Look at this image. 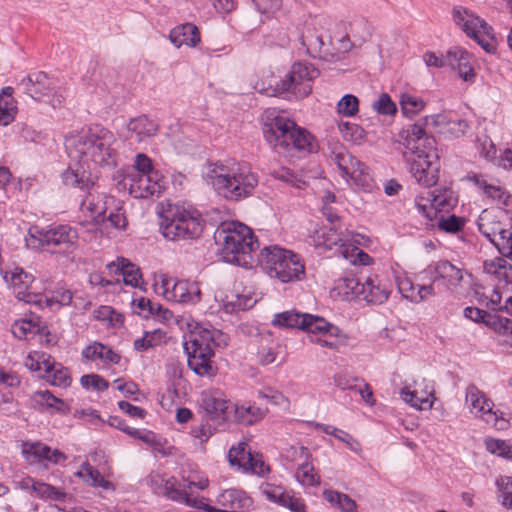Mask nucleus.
<instances>
[{
	"mask_svg": "<svg viewBox=\"0 0 512 512\" xmlns=\"http://www.w3.org/2000/svg\"><path fill=\"white\" fill-rule=\"evenodd\" d=\"M65 147L69 157L77 161L72 168L90 170L96 167L116 166L118 153L117 140L113 132L101 126L71 133L65 138Z\"/></svg>",
	"mask_w": 512,
	"mask_h": 512,
	"instance_id": "1",
	"label": "nucleus"
},
{
	"mask_svg": "<svg viewBox=\"0 0 512 512\" xmlns=\"http://www.w3.org/2000/svg\"><path fill=\"white\" fill-rule=\"evenodd\" d=\"M203 177L218 195L232 201L251 196L258 185V176L251 167L232 158L208 163Z\"/></svg>",
	"mask_w": 512,
	"mask_h": 512,
	"instance_id": "2",
	"label": "nucleus"
},
{
	"mask_svg": "<svg viewBox=\"0 0 512 512\" xmlns=\"http://www.w3.org/2000/svg\"><path fill=\"white\" fill-rule=\"evenodd\" d=\"M425 127H432L431 121L426 124L425 117L412 124L407 130L405 147L413 156L410 159V173L413 178L418 184L431 187L439 179L440 162L436 140L427 135Z\"/></svg>",
	"mask_w": 512,
	"mask_h": 512,
	"instance_id": "3",
	"label": "nucleus"
},
{
	"mask_svg": "<svg viewBox=\"0 0 512 512\" xmlns=\"http://www.w3.org/2000/svg\"><path fill=\"white\" fill-rule=\"evenodd\" d=\"M220 255L227 263L252 268L257 263L258 240L250 227L239 221L222 222L215 232Z\"/></svg>",
	"mask_w": 512,
	"mask_h": 512,
	"instance_id": "4",
	"label": "nucleus"
},
{
	"mask_svg": "<svg viewBox=\"0 0 512 512\" xmlns=\"http://www.w3.org/2000/svg\"><path fill=\"white\" fill-rule=\"evenodd\" d=\"M263 134L268 144L280 155L289 156L293 151L313 153L318 150L315 137L283 115L265 123Z\"/></svg>",
	"mask_w": 512,
	"mask_h": 512,
	"instance_id": "5",
	"label": "nucleus"
},
{
	"mask_svg": "<svg viewBox=\"0 0 512 512\" xmlns=\"http://www.w3.org/2000/svg\"><path fill=\"white\" fill-rule=\"evenodd\" d=\"M188 333L184 335L183 346L187 354L188 366L199 376H212L214 370L211 359L214 348L220 345L223 334L216 329H208L197 322L186 321Z\"/></svg>",
	"mask_w": 512,
	"mask_h": 512,
	"instance_id": "6",
	"label": "nucleus"
},
{
	"mask_svg": "<svg viewBox=\"0 0 512 512\" xmlns=\"http://www.w3.org/2000/svg\"><path fill=\"white\" fill-rule=\"evenodd\" d=\"M97 177L86 170L68 167L61 174L62 183L67 187L78 188L87 194L80 204V210L84 216L95 222L104 221L105 214L115 204L114 197L99 191L96 184Z\"/></svg>",
	"mask_w": 512,
	"mask_h": 512,
	"instance_id": "7",
	"label": "nucleus"
},
{
	"mask_svg": "<svg viewBox=\"0 0 512 512\" xmlns=\"http://www.w3.org/2000/svg\"><path fill=\"white\" fill-rule=\"evenodd\" d=\"M160 230L170 241L194 239L202 233L203 219L191 206L170 205L162 215Z\"/></svg>",
	"mask_w": 512,
	"mask_h": 512,
	"instance_id": "8",
	"label": "nucleus"
},
{
	"mask_svg": "<svg viewBox=\"0 0 512 512\" xmlns=\"http://www.w3.org/2000/svg\"><path fill=\"white\" fill-rule=\"evenodd\" d=\"M257 264L271 278H276L283 283L301 280L305 273V266L300 257L277 245L261 249L257 256Z\"/></svg>",
	"mask_w": 512,
	"mask_h": 512,
	"instance_id": "9",
	"label": "nucleus"
},
{
	"mask_svg": "<svg viewBox=\"0 0 512 512\" xmlns=\"http://www.w3.org/2000/svg\"><path fill=\"white\" fill-rule=\"evenodd\" d=\"M452 16L454 23L486 53L494 54L497 51V34L485 19L463 6H455Z\"/></svg>",
	"mask_w": 512,
	"mask_h": 512,
	"instance_id": "10",
	"label": "nucleus"
},
{
	"mask_svg": "<svg viewBox=\"0 0 512 512\" xmlns=\"http://www.w3.org/2000/svg\"><path fill=\"white\" fill-rule=\"evenodd\" d=\"M153 288L157 295L173 303L195 305L201 301L202 293L196 281L159 274L154 278Z\"/></svg>",
	"mask_w": 512,
	"mask_h": 512,
	"instance_id": "11",
	"label": "nucleus"
},
{
	"mask_svg": "<svg viewBox=\"0 0 512 512\" xmlns=\"http://www.w3.org/2000/svg\"><path fill=\"white\" fill-rule=\"evenodd\" d=\"M333 160L341 177L349 186L364 192L373 191L375 181L370 173V169L349 151L341 149L334 153Z\"/></svg>",
	"mask_w": 512,
	"mask_h": 512,
	"instance_id": "12",
	"label": "nucleus"
},
{
	"mask_svg": "<svg viewBox=\"0 0 512 512\" xmlns=\"http://www.w3.org/2000/svg\"><path fill=\"white\" fill-rule=\"evenodd\" d=\"M333 160L341 177L349 186L364 192L373 191L375 181L370 173V169L349 151L341 149L334 153Z\"/></svg>",
	"mask_w": 512,
	"mask_h": 512,
	"instance_id": "13",
	"label": "nucleus"
},
{
	"mask_svg": "<svg viewBox=\"0 0 512 512\" xmlns=\"http://www.w3.org/2000/svg\"><path fill=\"white\" fill-rule=\"evenodd\" d=\"M333 160L341 177L349 186L364 192L373 191L375 181L370 173V169L349 151L341 149L334 153Z\"/></svg>",
	"mask_w": 512,
	"mask_h": 512,
	"instance_id": "14",
	"label": "nucleus"
},
{
	"mask_svg": "<svg viewBox=\"0 0 512 512\" xmlns=\"http://www.w3.org/2000/svg\"><path fill=\"white\" fill-rule=\"evenodd\" d=\"M465 404L475 418L480 419L497 430L509 428V420L503 412L495 410L494 402L477 386L469 385L466 389Z\"/></svg>",
	"mask_w": 512,
	"mask_h": 512,
	"instance_id": "15",
	"label": "nucleus"
},
{
	"mask_svg": "<svg viewBox=\"0 0 512 512\" xmlns=\"http://www.w3.org/2000/svg\"><path fill=\"white\" fill-rule=\"evenodd\" d=\"M479 232L486 237L501 255L508 252L511 225L503 212L495 209H484L477 219Z\"/></svg>",
	"mask_w": 512,
	"mask_h": 512,
	"instance_id": "16",
	"label": "nucleus"
},
{
	"mask_svg": "<svg viewBox=\"0 0 512 512\" xmlns=\"http://www.w3.org/2000/svg\"><path fill=\"white\" fill-rule=\"evenodd\" d=\"M319 71L309 62L300 61L291 66L290 71L277 83L281 93H291L296 98H304L312 91V82Z\"/></svg>",
	"mask_w": 512,
	"mask_h": 512,
	"instance_id": "17",
	"label": "nucleus"
},
{
	"mask_svg": "<svg viewBox=\"0 0 512 512\" xmlns=\"http://www.w3.org/2000/svg\"><path fill=\"white\" fill-rule=\"evenodd\" d=\"M429 274L431 283L436 288H443L445 291L456 294L459 293L464 286L467 272L462 268L448 260H440L434 265H430L420 274L421 281H424L425 275Z\"/></svg>",
	"mask_w": 512,
	"mask_h": 512,
	"instance_id": "18",
	"label": "nucleus"
},
{
	"mask_svg": "<svg viewBox=\"0 0 512 512\" xmlns=\"http://www.w3.org/2000/svg\"><path fill=\"white\" fill-rule=\"evenodd\" d=\"M302 330L309 334L310 341L329 349H338L347 341L346 334L324 318L306 314Z\"/></svg>",
	"mask_w": 512,
	"mask_h": 512,
	"instance_id": "19",
	"label": "nucleus"
},
{
	"mask_svg": "<svg viewBox=\"0 0 512 512\" xmlns=\"http://www.w3.org/2000/svg\"><path fill=\"white\" fill-rule=\"evenodd\" d=\"M227 460L232 468L244 473L265 476L270 472L263 456L257 452H252L245 441H240L229 449Z\"/></svg>",
	"mask_w": 512,
	"mask_h": 512,
	"instance_id": "20",
	"label": "nucleus"
},
{
	"mask_svg": "<svg viewBox=\"0 0 512 512\" xmlns=\"http://www.w3.org/2000/svg\"><path fill=\"white\" fill-rule=\"evenodd\" d=\"M3 280L13 289L16 297L26 303H39L40 295L33 291L34 276L18 266L1 269Z\"/></svg>",
	"mask_w": 512,
	"mask_h": 512,
	"instance_id": "21",
	"label": "nucleus"
},
{
	"mask_svg": "<svg viewBox=\"0 0 512 512\" xmlns=\"http://www.w3.org/2000/svg\"><path fill=\"white\" fill-rule=\"evenodd\" d=\"M122 182L131 196L140 199L158 195L163 187V178L159 172H151L150 174L126 172Z\"/></svg>",
	"mask_w": 512,
	"mask_h": 512,
	"instance_id": "22",
	"label": "nucleus"
},
{
	"mask_svg": "<svg viewBox=\"0 0 512 512\" xmlns=\"http://www.w3.org/2000/svg\"><path fill=\"white\" fill-rule=\"evenodd\" d=\"M371 36V28L364 18H358L344 26V33H335L333 40L337 43V50L347 53L353 47L361 46Z\"/></svg>",
	"mask_w": 512,
	"mask_h": 512,
	"instance_id": "23",
	"label": "nucleus"
},
{
	"mask_svg": "<svg viewBox=\"0 0 512 512\" xmlns=\"http://www.w3.org/2000/svg\"><path fill=\"white\" fill-rule=\"evenodd\" d=\"M466 180L477 188L481 196L506 210L512 211V195L503 186L489 181L486 175L475 172L468 173Z\"/></svg>",
	"mask_w": 512,
	"mask_h": 512,
	"instance_id": "24",
	"label": "nucleus"
},
{
	"mask_svg": "<svg viewBox=\"0 0 512 512\" xmlns=\"http://www.w3.org/2000/svg\"><path fill=\"white\" fill-rule=\"evenodd\" d=\"M221 508L205 506L208 512H248L253 505L252 498L243 490L227 489L217 496Z\"/></svg>",
	"mask_w": 512,
	"mask_h": 512,
	"instance_id": "25",
	"label": "nucleus"
},
{
	"mask_svg": "<svg viewBox=\"0 0 512 512\" xmlns=\"http://www.w3.org/2000/svg\"><path fill=\"white\" fill-rule=\"evenodd\" d=\"M230 401L224 391L218 388H208L201 392L199 398L200 408L210 419H227Z\"/></svg>",
	"mask_w": 512,
	"mask_h": 512,
	"instance_id": "26",
	"label": "nucleus"
},
{
	"mask_svg": "<svg viewBox=\"0 0 512 512\" xmlns=\"http://www.w3.org/2000/svg\"><path fill=\"white\" fill-rule=\"evenodd\" d=\"M78 238L77 230L67 224L52 225L46 229L47 246H53L63 253L75 250Z\"/></svg>",
	"mask_w": 512,
	"mask_h": 512,
	"instance_id": "27",
	"label": "nucleus"
},
{
	"mask_svg": "<svg viewBox=\"0 0 512 512\" xmlns=\"http://www.w3.org/2000/svg\"><path fill=\"white\" fill-rule=\"evenodd\" d=\"M401 398L412 407L418 410L430 409L433 405V391L430 386L414 380L406 382L400 391Z\"/></svg>",
	"mask_w": 512,
	"mask_h": 512,
	"instance_id": "28",
	"label": "nucleus"
},
{
	"mask_svg": "<svg viewBox=\"0 0 512 512\" xmlns=\"http://www.w3.org/2000/svg\"><path fill=\"white\" fill-rule=\"evenodd\" d=\"M426 124L431 121L432 127L436 132L449 137L459 138L463 136L469 128L468 122L453 116L452 113H440L425 117Z\"/></svg>",
	"mask_w": 512,
	"mask_h": 512,
	"instance_id": "29",
	"label": "nucleus"
},
{
	"mask_svg": "<svg viewBox=\"0 0 512 512\" xmlns=\"http://www.w3.org/2000/svg\"><path fill=\"white\" fill-rule=\"evenodd\" d=\"M209 481L206 478H201L199 481H188L183 485V488L175 487V483L172 480L166 481L165 484V494L166 496L178 503L185 504L187 506L195 507V508H204L205 505L203 500L191 498L186 489L192 490L194 487L199 490H204L208 487Z\"/></svg>",
	"mask_w": 512,
	"mask_h": 512,
	"instance_id": "30",
	"label": "nucleus"
},
{
	"mask_svg": "<svg viewBox=\"0 0 512 512\" xmlns=\"http://www.w3.org/2000/svg\"><path fill=\"white\" fill-rule=\"evenodd\" d=\"M395 280L400 294L410 302L420 303L436 295L433 284H414L406 275H398Z\"/></svg>",
	"mask_w": 512,
	"mask_h": 512,
	"instance_id": "31",
	"label": "nucleus"
},
{
	"mask_svg": "<svg viewBox=\"0 0 512 512\" xmlns=\"http://www.w3.org/2000/svg\"><path fill=\"white\" fill-rule=\"evenodd\" d=\"M25 91L34 99L44 101L55 89V82L42 71L29 74L21 82Z\"/></svg>",
	"mask_w": 512,
	"mask_h": 512,
	"instance_id": "32",
	"label": "nucleus"
},
{
	"mask_svg": "<svg viewBox=\"0 0 512 512\" xmlns=\"http://www.w3.org/2000/svg\"><path fill=\"white\" fill-rule=\"evenodd\" d=\"M447 66L458 72L464 81L472 82L475 78V71L471 64V55L465 49L455 46L446 53Z\"/></svg>",
	"mask_w": 512,
	"mask_h": 512,
	"instance_id": "33",
	"label": "nucleus"
},
{
	"mask_svg": "<svg viewBox=\"0 0 512 512\" xmlns=\"http://www.w3.org/2000/svg\"><path fill=\"white\" fill-rule=\"evenodd\" d=\"M360 292V299L368 303L381 304L388 299L390 288L377 275H369L363 278Z\"/></svg>",
	"mask_w": 512,
	"mask_h": 512,
	"instance_id": "34",
	"label": "nucleus"
},
{
	"mask_svg": "<svg viewBox=\"0 0 512 512\" xmlns=\"http://www.w3.org/2000/svg\"><path fill=\"white\" fill-rule=\"evenodd\" d=\"M82 357L90 362H95L103 367L118 364L121 356L111 347L100 342H93L82 350Z\"/></svg>",
	"mask_w": 512,
	"mask_h": 512,
	"instance_id": "35",
	"label": "nucleus"
},
{
	"mask_svg": "<svg viewBox=\"0 0 512 512\" xmlns=\"http://www.w3.org/2000/svg\"><path fill=\"white\" fill-rule=\"evenodd\" d=\"M107 269L111 274L118 276L117 282H120V277L125 285L131 287H138L141 283V273L139 268L123 257L117 258L107 264Z\"/></svg>",
	"mask_w": 512,
	"mask_h": 512,
	"instance_id": "36",
	"label": "nucleus"
},
{
	"mask_svg": "<svg viewBox=\"0 0 512 512\" xmlns=\"http://www.w3.org/2000/svg\"><path fill=\"white\" fill-rule=\"evenodd\" d=\"M215 299L219 302L220 307L228 314L250 309L256 303V299L251 295L241 294L236 291L217 294Z\"/></svg>",
	"mask_w": 512,
	"mask_h": 512,
	"instance_id": "37",
	"label": "nucleus"
},
{
	"mask_svg": "<svg viewBox=\"0 0 512 512\" xmlns=\"http://www.w3.org/2000/svg\"><path fill=\"white\" fill-rule=\"evenodd\" d=\"M169 39L176 48L182 46L194 48L200 43L201 35L196 25L183 23L170 31Z\"/></svg>",
	"mask_w": 512,
	"mask_h": 512,
	"instance_id": "38",
	"label": "nucleus"
},
{
	"mask_svg": "<svg viewBox=\"0 0 512 512\" xmlns=\"http://www.w3.org/2000/svg\"><path fill=\"white\" fill-rule=\"evenodd\" d=\"M343 239L338 228L330 225L316 228L309 236V243L316 248L330 250L335 246H340Z\"/></svg>",
	"mask_w": 512,
	"mask_h": 512,
	"instance_id": "39",
	"label": "nucleus"
},
{
	"mask_svg": "<svg viewBox=\"0 0 512 512\" xmlns=\"http://www.w3.org/2000/svg\"><path fill=\"white\" fill-rule=\"evenodd\" d=\"M41 328L42 322L40 316L34 312H29L22 318L14 321L11 332L18 339L28 340L38 334Z\"/></svg>",
	"mask_w": 512,
	"mask_h": 512,
	"instance_id": "40",
	"label": "nucleus"
},
{
	"mask_svg": "<svg viewBox=\"0 0 512 512\" xmlns=\"http://www.w3.org/2000/svg\"><path fill=\"white\" fill-rule=\"evenodd\" d=\"M130 138L137 142H142L146 138L155 136L159 131V124L156 120L150 119L146 115L133 118L127 125Z\"/></svg>",
	"mask_w": 512,
	"mask_h": 512,
	"instance_id": "41",
	"label": "nucleus"
},
{
	"mask_svg": "<svg viewBox=\"0 0 512 512\" xmlns=\"http://www.w3.org/2000/svg\"><path fill=\"white\" fill-rule=\"evenodd\" d=\"M14 89L10 86L0 92V126H8L18 113L17 101L13 97Z\"/></svg>",
	"mask_w": 512,
	"mask_h": 512,
	"instance_id": "42",
	"label": "nucleus"
},
{
	"mask_svg": "<svg viewBox=\"0 0 512 512\" xmlns=\"http://www.w3.org/2000/svg\"><path fill=\"white\" fill-rule=\"evenodd\" d=\"M267 413L266 408H262L255 403L235 404V420L243 425H253L264 418Z\"/></svg>",
	"mask_w": 512,
	"mask_h": 512,
	"instance_id": "43",
	"label": "nucleus"
},
{
	"mask_svg": "<svg viewBox=\"0 0 512 512\" xmlns=\"http://www.w3.org/2000/svg\"><path fill=\"white\" fill-rule=\"evenodd\" d=\"M76 476L93 487L102 488L104 490L113 489V484L106 480L103 475L87 461L81 464L79 470L76 472Z\"/></svg>",
	"mask_w": 512,
	"mask_h": 512,
	"instance_id": "44",
	"label": "nucleus"
},
{
	"mask_svg": "<svg viewBox=\"0 0 512 512\" xmlns=\"http://www.w3.org/2000/svg\"><path fill=\"white\" fill-rule=\"evenodd\" d=\"M76 476L93 487L102 488L104 490L113 489V484L106 480L103 475L87 461L81 464L79 470L76 472Z\"/></svg>",
	"mask_w": 512,
	"mask_h": 512,
	"instance_id": "45",
	"label": "nucleus"
},
{
	"mask_svg": "<svg viewBox=\"0 0 512 512\" xmlns=\"http://www.w3.org/2000/svg\"><path fill=\"white\" fill-rule=\"evenodd\" d=\"M483 270L487 274L494 275L500 281L512 282V265L503 257L485 260Z\"/></svg>",
	"mask_w": 512,
	"mask_h": 512,
	"instance_id": "46",
	"label": "nucleus"
},
{
	"mask_svg": "<svg viewBox=\"0 0 512 512\" xmlns=\"http://www.w3.org/2000/svg\"><path fill=\"white\" fill-rule=\"evenodd\" d=\"M306 314L307 313H300L295 310L276 313L271 323L274 327L278 328H298L302 330V326L305 324Z\"/></svg>",
	"mask_w": 512,
	"mask_h": 512,
	"instance_id": "47",
	"label": "nucleus"
},
{
	"mask_svg": "<svg viewBox=\"0 0 512 512\" xmlns=\"http://www.w3.org/2000/svg\"><path fill=\"white\" fill-rule=\"evenodd\" d=\"M50 368L45 370L42 374L51 385L57 387H68L71 384V377L67 368H64L60 364H56L53 361L50 362Z\"/></svg>",
	"mask_w": 512,
	"mask_h": 512,
	"instance_id": "48",
	"label": "nucleus"
},
{
	"mask_svg": "<svg viewBox=\"0 0 512 512\" xmlns=\"http://www.w3.org/2000/svg\"><path fill=\"white\" fill-rule=\"evenodd\" d=\"M362 281L363 278H359L352 273H346L343 277L337 280L335 288L339 293L346 297L351 296L359 298L361 294Z\"/></svg>",
	"mask_w": 512,
	"mask_h": 512,
	"instance_id": "49",
	"label": "nucleus"
},
{
	"mask_svg": "<svg viewBox=\"0 0 512 512\" xmlns=\"http://www.w3.org/2000/svg\"><path fill=\"white\" fill-rule=\"evenodd\" d=\"M323 497L342 512H357L356 502L347 494L334 490H324Z\"/></svg>",
	"mask_w": 512,
	"mask_h": 512,
	"instance_id": "50",
	"label": "nucleus"
},
{
	"mask_svg": "<svg viewBox=\"0 0 512 512\" xmlns=\"http://www.w3.org/2000/svg\"><path fill=\"white\" fill-rule=\"evenodd\" d=\"M93 316L105 326L119 328L123 325L124 317L111 306L103 305L94 310Z\"/></svg>",
	"mask_w": 512,
	"mask_h": 512,
	"instance_id": "51",
	"label": "nucleus"
},
{
	"mask_svg": "<svg viewBox=\"0 0 512 512\" xmlns=\"http://www.w3.org/2000/svg\"><path fill=\"white\" fill-rule=\"evenodd\" d=\"M295 479L303 487H314L319 485L320 477L315 472L311 459L306 462H300L295 472Z\"/></svg>",
	"mask_w": 512,
	"mask_h": 512,
	"instance_id": "52",
	"label": "nucleus"
},
{
	"mask_svg": "<svg viewBox=\"0 0 512 512\" xmlns=\"http://www.w3.org/2000/svg\"><path fill=\"white\" fill-rule=\"evenodd\" d=\"M45 452H48V445L39 441L24 442L21 446V453L30 464L44 463Z\"/></svg>",
	"mask_w": 512,
	"mask_h": 512,
	"instance_id": "53",
	"label": "nucleus"
},
{
	"mask_svg": "<svg viewBox=\"0 0 512 512\" xmlns=\"http://www.w3.org/2000/svg\"><path fill=\"white\" fill-rule=\"evenodd\" d=\"M340 252L353 265L366 266L372 263V258L366 252L356 246L346 245L344 240L340 244Z\"/></svg>",
	"mask_w": 512,
	"mask_h": 512,
	"instance_id": "54",
	"label": "nucleus"
},
{
	"mask_svg": "<svg viewBox=\"0 0 512 512\" xmlns=\"http://www.w3.org/2000/svg\"><path fill=\"white\" fill-rule=\"evenodd\" d=\"M261 490L267 500L283 507H285L287 504V499H289L293 493L292 490L288 491L283 486L272 483L264 484L261 487Z\"/></svg>",
	"mask_w": 512,
	"mask_h": 512,
	"instance_id": "55",
	"label": "nucleus"
},
{
	"mask_svg": "<svg viewBox=\"0 0 512 512\" xmlns=\"http://www.w3.org/2000/svg\"><path fill=\"white\" fill-rule=\"evenodd\" d=\"M21 485L25 489H31L32 492L41 498L58 499L59 493L49 484L35 481L33 478H25L21 481Z\"/></svg>",
	"mask_w": 512,
	"mask_h": 512,
	"instance_id": "56",
	"label": "nucleus"
},
{
	"mask_svg": "<svg viewBox=\"0 0 512 512\" xmlns=\"http://www.w3.org/2000/svg\"><path fill=\"white\" fill-rule=\"evenodd\" d=\"M400 106L404 116L413 118L424 109L425 102L417 96L404 93L400 98Z\"/></svg>",
	"mask_w": 512,
	"mask_h": 512,
	"instance_id": "57",
	"label": "nucleus"
},
{
	"mask_svg": "<svg viewBox=\"0 0 512 512\" xmlns=\"http://www.w3.org/2000/svg\"><path fill=\"white\" fill-rule=\"evenodd\" d=\"M37 397V401L48 409H52L60 414H67L69 412V405L48 390L37 392Z\"/></svg>",
	"mask_w": 512,
	"mask_h": 512,
	"instance_id": "58",
	"label": "nucleus"
},
{
	"mask_svg": "<svg viewBox=\"0 0 512 512\" xmlns=\"http://www.w3.org/2000/svg\"><path fill=\"white\" fill-rule=\"evenodd\" d=\"M497 498L507 509H512V477L500 476L496 479Z\"/></svg>",
	"mask_w": 512,
	"mask_h": 512,
	"instance_id": "59",
	"label": "nucleus"
},
{
	"mask_svg": "<svg viewBox=\"0 0 512 512\" xmlns=\"http://www.w3.org/2000/svg\"><path fill=\"white\" fill-rule=\"evenodd\" d=\"M485 447L491 454L512 461V442L496 438H486Z\"/></svg>",
	"mask_w": 512,
	"mask_h": 512,
	"instance_id": "60",
	"label": "nucleus"
},
{
	"mask_svg": "<svg viewBox=\"0 0 512 512\" xmlns=\"http://www.w3.org/2000/svg\"><path fill=\"white\" fill-rule=\"evenodd\" d=\"M51 357L44 352H30L24 361L25 366L34 372H45L50 368Z\"/></svg>",
	"mask_w": 512,
	"mask_h": 512,
	"instance_id": "61",
	"label": "nucleus"
},
{
	"mask_svg": "<svg viewBox=\"0 0 512 512\" xmlns=\"http://www.w3.org/2000/svg\"><path fill=\"white\" fill-rule=\"evenodd\" d=\"M170 142L178 153L188 152L195 143V140L186 134L185 131L176 125L175 130L169 135Z\"/></svg>",
	"mask_w": 512,
	"mask_h": 512,
	"instance_id": "62",
	"label": "nucleus"
},
{
	"mask_svg": "<svg viewBox=\"0 0 512 512\" xmlns=\"http://www.w3.org/2000/svg\"><path fill=\"white\" fill-rule=\"evenodd\" d=\"M465 224V218L454 214L448 216L441 215L437 221V226L441 231L451 234L460 232L464 228Z\"/></svg>",
	"mask_w": 512,
	"mask_h": 512,
	"instance_id": "63",
	"label": "nucleus"
},
{
	"mask_svg": "<svg viewBox=\"0 0 512 512\" xmlns=\"http://www.w3.org/2000/svg\"><path fill=\"white\" fill-rule=\"evenodd\" d=\"M432 199L431 192H427L426 195H419L415 198L416 210L428 220L437 218V211Z\"/></svg>",
	"mask_w": 512,
	"mask_h": 512,
	"instance_id": "64",
	"label": "nucleus"
}]
</instances>
